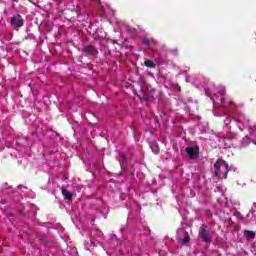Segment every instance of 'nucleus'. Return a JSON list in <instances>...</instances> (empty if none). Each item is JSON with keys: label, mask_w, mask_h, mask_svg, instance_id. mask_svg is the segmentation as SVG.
I'll return each instance as SVG.
<instances>
[{"label": "nucleus", "mask_w": 256, "mask_h": 256, "mask_svg": "<svg viewBox=\"0 0 256 256\" xmlns=\"http://www.w3.org/2000/svg\"><path fill=\"white\" fill-rule=\"evenodd\" d=\"M229 173V164L221 158H219L214 164L215 177L219 179H227Z\"/></svg>", "instance_id": "f257e3e1"}, {"label": "nucleus", "mask_w": 256, "mask_h": 256, "mask_svg": "<svg viewBox=\"0 0 256 256\" xmlns=\"http://www.w3.org/2000/svg\"><path fill=\"white\" fill-rule=\"evenodd\" d=\"M198 237L203 243H206L207 245L211 244L213 241V236H211V232L207 230V226H201L199 228Z\"/></svg>", "instance_id": "f03ea898"}, {"label": "nucleus", "mask_w": 256, "mask_h": 256, "mask_svg": "<svg viewBox=\"0 0 256 256\" xmlns=\"http://www.w3.org/2000/svg\"><path fill=\"white\" fill-rule=\"evenodd\" d=\"M10 25L14 29H21V27H23V25H25V20L23 19V17L20 14H17L11 18Z\"/></svg>", "instance_id": "7ed1b4c3"}, {"label": "nucleus", "mask_w": 256, "mask_h": 256, "mask_svg": "<svg viewBox=\"0 0 256 256\" xmlns=\"http://www.w3.org/2000/svg\"><path fill=\"white\" fill-rule=\"evenodd\" d=\"M81 51L86 57H97V55H99V50L93 45L84 46Z\"/></svg>", "instance_id": "20e7f679"}, {"label": "nucleus", "mask_w": 256, "mask_h": 256, "mask_svg": "<svg viewBox=\"0 0 256 256\" xmlns=\"http://www.w3.org/2000/svg\"><path fill=\"white\" fill-rule=\"evenodd\" d=\"M186 153H188L190 159H197L199 157V147H187Z\"/></svg>", "instance_id": "39448f33"}, {"label": "nucleus", "mask_w": 256, "mask_h": 256, "mask_svg": "<svg viewBox=\"0 0 256 256\" xmlns=\"http://www.w3.org/2000/svg\"><path fill=\"white\" fill-rule=\"evenodd\" d=\"M62 195L64 199H67V201H71L73 199V194H71V192L65 188H62Z\"/></svg>", "instance_id": "423d86ee"}, {"label": "nucleus", "mask_w": 256, "mask_h": 256, "mask_svg": "<svg viewBox=\"0 0 256 256\" xmlns=\"http://www.w3.org/2000/svg\"><path fill=\"white\" fill-rule=\"evenodd\" d=\"M119 162L122 167H125V165H127V158L125 157V154L123 152L119 153Z\"/></svg>", "instance_id": "0eeeda50"}, {"label": "nucleus", "mask_w": 256, "mask_h": 256, "mask_svg": "<svg viewBox=\"0 0 256 256\" xmlns=\"http://www.w3.org/2000/svg\"><path fill=\"white\" fill-rule=\"evenodd\" d=\"M144 65H145V67H148L150 69H155V67H157L155 62H153L151 60H145Z\"/></svg>", "instance_id": "6e6552de"}, {"label": "nucleus", "mask_w": 256, "mask_h": 256, "mask_svg": "<svg viewBox=\"0 0 256 256\" xmlns=\"http://www.w3.org/2000/svg\"><path fill=\"white\" fill-rule=\"evenodd\" d=\"M245 237H248L249 239H253L255 237V232L251 230H245L244 231Z\"/></svg>", "instance_id": "1a4fd4ad"}, {"label": "nucleus", "mask_w": 256, "mask_h": 256, "mask_svg": "<svg viewBox=\"0 0 256 256\" xmlns=\"http://www.w3.org/2000/svg\"><path fill=\"white\" fill-rule=\"evenodd\" d=\"M242 143H243V145H249V144L251 143V137L245 136V137L242 139Z\"/></svg>", "instance_id": "9d476101"}, {"label": "nucleus", "mask_w": 256, "mask_h": 256, "mask_svg": "<svg viewBox=\"0 0 256 256\" xmlns=\"http://www.w3.org/2000/svg\"><path fill=\"white\" fill-rule=\"evenodd\" d=\"M102 51H104V55H111V51L107 46H103Z\"/></svg>", "instance_id": "9b49d317"}, {"label": "nucleus", "mask_w": 256, "mask_h": 256, "mask_svg": "<svg viewBox=\"0 0 256 256\" xmlns=\"http://www.w3.org/2000/svg\"><path fill=\"white\" fill-rule=\"evenodd\" d=\"M142 43H143L144 45H147V47H149V46L151 45V40H150L149 38H144V39L142 40Z\"/></svg>", "instance_id": "f8f14e48"}, {"label": "nucleus", "mask_w": 256, "mask_h": 256, "mask_svg": "<svg viewBox=\"0 0 256 256\" xmlns=\"http://www.w3.org/2000/svg\"><path fill=\"white\" fill-rule=\"evenodd\" d=\"M250 135L251 137H256V125L254 126V128H251Z\"/></svg>", "instance_id": "ddd939ff"}, {"label": "nucleus", "mask_w": 256, "mask_h": 256, "mask_svg": "<svg viewBox=\"0 0 256 256\" xmlns=\"http://www.w3.org/2000/svg\"><path fill=\"white\" fill-rule=\"evenodd\" d=\"M183 243H189L190 241H191V237H189V235H187V236H185L184 238H183Z\"/></svg>", "instance_id": "4468645a"}, {"label": "nucleus", "mask_w": 256, "mask_h": 256, "mask_svg": "<svg viewBox=\"0 0 256 256\" xmlns=\"http://www.w3.org/2000/svg\"><path fill=\"white\" fill-rule=\"evenodd\" d=\"M55 2V5H57V7H59V5H61L63 3V0H53Z\"/></svg>", "instance_id": "2eb2a0df"}, {"label": "nucleus", "mask_w": 256, "mask_h": 256, "mask_svg": "<svg viewBox=\"0 0 256 256\" xmlns=\"http://www.w3.org/2000/svg\"><path fill=\"white\" fill-rule=\"evenodd\" d=\"M172 55H179V51L177 49L171 50Z\"/></svg>", "instance_id": "dca6fc26"}, {"label": "nucleus", "mask_w": 256, "mask_h": 256, "mask_svg": "<svg viewBox=\"0 0 256 256\" xmlns=\"http://www.w3.org/2000/svg\"><path fill=\"white\" fill-rule=\"evenodd\" d=\"M226 91L225 90H221L220 91V95H225Z\"/></svg>", "instance_id": "f3484780"}, {"label": "nucleus", "mask_w": 256, "mask_h": 256, "mask_svg": "<svg viewBox=\"0 0 256 256\" xmlns=\"http://www.w3.org/2000/svg\"><path fill=\"white\" fill-rule=\"evenodd\" d=\"M223 101H225V98H222V99H221V103H223Z\"/></svg>", "instance_id": "a211bd4d"}, {"label": "nucleus", "mask_w": 256, "mask_h": 256, "mask_svg": "<svg viewBox=\"0 0 256 256\" xmlns=\"http://www.w3.org/2000/svg\"><path fill=\"white\" fill-rule=\"evenodd\" d=\"M251 213H255V210L252 209V210H251Z\"/></svg>", "instance_id": "6ab92c4d"}, {"label": "nucleus", "mask_w": 256, "mask_h": 256, "mask_svg": "<svg viewBox=\"0 0 256 256\" xmlns=\"http://www.w3.org/2000/svg\"><path fill=\"white\" fill-rule=\"evenodd\" d=\"M254 145H256V142H253Z\"/></svg>", "instance_id": "aec40b11"}, {"label": "nucleus", "mask_w": 256, "mask_h": 256, "mask_svg": "<svg viewBox=\"0 0 256 256\" xmlns=\"http://www.w3.org/2000/svg\"><path fill=\"white\" fill-rule=\"evenodd\" d=\"M14 1H17V0H14Z\"/></svg>", "instance_id": "412c9836"}]
</instances>
